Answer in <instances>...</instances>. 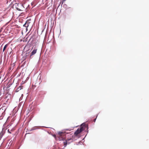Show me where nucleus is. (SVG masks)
I'll return each mask as SVG.
<instances>
[{
  "mask_svg": "<svg viewBox=\"0 0 149 149\" xmlns=\"http://www.w3.org/2000/svg\"><path fill=\"white\" fill-rule=\"evenodd\" d=\"M11 52H10V54H9V55H10V54H11Z\"/></svg>",
  "mask_w": 149,
  "mask_h": 149,
  "instance_id": "12",
  "label": "nucleus"
},
{
  "mask_svg": "<svg viewBox=\"0 0 149 149\" xmlns=\"http://www.w3.org/2000/svg\"><path fill=\"white\" fill-rule=\"evenodd\" d=\"M8 46V44H6L5 45V46H4V47H3V52H4V51L6 49V47H7Z\"/></svg>",
  "mask_w": 149,
  "mask_h": 149,
  "instance_id": "3",
  "label": "nucleus"
},
{
  "mask_svg": "<svg viewBox=\"0 0 149 149\" xmlns=\"http://www.w3.org/2000/svg\"><path fill=\"white\" fill-rule=\"evenodd\" d=\"M8 132H9L10 133H11L10 132H9V130H8Z\"/></svg>",
  "mask_w": 149,
  "mask_h": 149,
  "instance_id": "10",
  "label": "nucleus"
},
{
  "mask_svg": "<svg viewBox=\"0 0 149 149\" xmlns=\"http://www.w3.org/2000/svg\"><path fill=\"white\" fill-rule=\"evenodd\" d=\"M37 51V49H34L33 50V51L31 53V55H30V58H31V56L32 55L35 54L36 53Z\"/></svg>",
  "mask_w": 149,
  "mask_h": 149,
  "instance_id": "2",
  "label": "nucleus"
},
{
  "mask_svg": "<svg viewBox=\"0 0 149 149\" xmlns=\"http://www.w3.org/2000/svg\"><path fill=\"white\" fill-rule=\"evenodd\" d=\"M23 26L25 27H26V28H27L28 27V25H26V24L25 23L24 25Z\"/></svg>",
  "mask_w": 149,
  "mask_h": 149,
  "instance_id": "5",
  "label": "nucleus"
},
{
  "mask_svg": "<svg viewBox=\"0 0 149 149\" xmlns=\"http://www.w3.org/2000/svg\"><path fill=\"white\" fill-rule=\"evenodd\" d=\"M96 120V118L94 119L93 120V121L94 122H95V120Z\"/></svg>",
  "mask_w": 149,
  "mask_h": 149,
  "instance_id": "9",
  "label": "nucleus"
},
{
  "mask_svg": "<svg viewBox=\"0 0 149 149\" xmlns=\"http://www.w3.org/2000/svg\"><path fill=\"white\" fill-rule=\"evenodd\" d=\"M64 145H65V146L67 144V142H64Z\"/></svg>",
  "mask_w": 149,
  "mask_h": 149,
  "instance_id": "7",
  "label": "nucleus"
},
{
  "mask_svg": "<svg viewBox=\"0 0 149 149\" xmlns=\"http://www.w3.org/2000/svg\"><path fill=\"white\" fill-rule=\"evenodd\" d=\"M1 30H0V32H1Z\"/></svg>",
  "mask_w": 149,
  "mask_h": 149,
  "instance_id": "13",
  "label": "nucleus"
},
{
  "mask_svg": "<svg viewBox=\"0 0 149 149\" xmlns=\"http://www.w3.org/2000/svg\"><path fill=\"white\" fill-rule=\"evenodd\" d=\"M17 9L19 10V11H22V10H21V9H20L19 8H17Z\"/></svg>",
  "mask_w": 149,
  "mask_h": 149,
  "instance_id": "8",
  "label": "nucleus"
},
{
  "mask_svg": "<svg viewBox=\"0 0 149 149\" xmlns=\"http://www.w3.org/2000/svg\"><path fill=\"white\" fill-rule=\"evenodd\" d=\"M66 0H63V1H65Z\"/></svg>",
  "mask_w": 149,
  "mask_h": 149,
  "instance_id": "11",
  "label": "nucleus"
},
{
  "mask_svg": "<svg viewBox=\"0 0 149 149\" xmlns=\"http://www.w3.org/2000/svg\"><path fill=\"white\" fill-rule=\"evenodd\" d=\"M83 130V128L81 127L79 129H77V130L74 132V134L75 135H77L78 134L81 132Z\"/></svg>",
  "mask_w": 149,
  "mask_h": 149,
  "instance_id": "1",
  "label": "nucleus"
},
{
  "mask_svg": "<svg viewBox=\"0 0 149 149\" xmlns=\"http://www.w3.org/2000/svg\"><path fill=\"white\" fill-rule=\"evenodd\" d=\"M29 22H26L25 23L26 24V25H28V27L29 26Z\"/></svg>",
  "mask_w": 149,
  "mask_h": 149,
  "instance_id": "6",
  "label": "nucleus"
},
{
  "mask_svg": "<svg viewBox=\"0 0 149 149\" xmlns=\"http://www.w3.org/2000/svg\"><path fill=\"white\" fill-rule=\"evenodd\" d=\"M58 134L60 136H62V134H64L63 132H58Z\"/></svg>",
  "mask_w": 149,
  "mask_h": 149,
  "instance_id": "4",
  "label": "nucleus"
}]
</instances>
